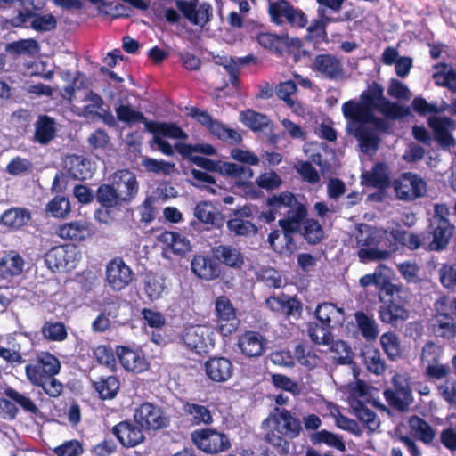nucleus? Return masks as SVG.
<instances>
[{
    "instance_id": "nucleus-1",
    "label": "nucleus",
    "mask_w": 456,
    "mask_h": 456,
    "mask_svg": "<svg viewBox=\"0 0 456 456\" xmlns=\"http://www.w3.org/2000/svg\"><path fill=\"white\" fill-rule=\"evenodd\" d=\"M342 113L349 125L370 124L381 133H387L390 129L387 119L396 120L412 115L411 107L386 98L383 86L376 81L361 93L359 101L344 102Z\"/></svg>"
},
{
    "instance_id": "nucleus-2",
    "label": "nucleus",
    "mask_w": 456,
    "mask_h": 456,
    "mask_svg": "<svg viewBox=\"0 0 456 456\" xmlns=\"http://www.w3.org/2000/svg\"><path fill=\"white\" fill-rule=\"evenodd\" d=\"M61 370L60 360L49 352H41L25 366L28 380L35 387H41L50 397H58L63 391V385L55 375Z\"/></svg>"
},
{
    "instance_id": "nucleus-3",
    "label": "nucleus",
    "mask_w": 456,
    "mask_h": 456,
    "mask_svg": "<svg viewBox=\"0 0 456 456\" xmlns=\"http://www.w3.org/2000/svg\"><path fill=\"white\" fill-rule=\"evenodd\" d=\"M390 235V230L369 228L365 232L361 231L357 235V245L364 248L357 252L360 260L365 263L388 258L391 252L396 250Z\"/></svg>"
},
{
    "instance_id": "nucleus-4",
    "label": "nucleus",
    "mask_w": 456,
    "mask_h": 456,
    "mask_svg": "<svg viewBox=\"0 0 456 456\" xmlns=\"http://www.w3.org/2000/svg\"><path fill=\"white\" fill-rule=\"evenodd\" d=\"M448 215L449 209L444 204L435 205L434 216L428 229L425 230L426 234L429 235V251L439 252L447 248L454 232V226L447 218Z\"/></svg>"
},
{
    "instance_id": "nucleus-5",
    "label": "nucleus",
    "mask_w": 456,
    "mask_h": 456,
    "mask_svg": "<svg viewBox=\"0 0 456 456\" xmlns=\"http://www.w3.org/2000/svg\"><path fill=\"white\" fill-rule=\"evenodd\" d=\"M191 439L200 451L207 454H218L228 451L232 446L228 435L212 428L193 430Z\"/></svg>"
},
{
    "instance_id": "nucleus-6",
    "label": "nucleus",
    "mask_w": 456,
    "mask_h": 456,
    "mask_svg": "<svg viewBox=\"0 0 456 456\" xmlns=\"http://www.w3.org/2000/svg\"><path fill=\"white\" fill-rule=\"evenodd\" d=\"M379 297L383 305L379 309V317L383 322L395 324L405 320L408 312L402 305L399 293L402 287H379Z\"/></svg>"
},
{
    "instance_id": "nucleus-7",
    "label": "nucleus",
    "mask_w": 456,
    "mask_h": 456,
    "mask_svg": "<svg viewBox=\"0 0 456 456\" xmlns=\"http://www.w3.org/2000/svg\"><path fill=\"white\" fill-rule=\"evenodd\" d=\"M393 188L399 200L411 201L422 198L427 193V183L418 174L402 173L393 181Z\"/></svg>"
},
{
    "instance_id": "nucleus-8",
    "label": "nucleus",
    "mask_w": 456,
    "mask_h": 456,
    "mask_svg": "<svg viewBox=\"0 0 456 456\" xmlns=\"http://www.w3.org/2000/svg\"><path fill=\"white\" fill-rule=\"evenodd\" d=\"M78 260L77 248L70 244L53 247L45 255V263L53 273L74 269Z\"/></svg>"
},
{
    "instance_id": "nucleus-9",
    "label": "nucleus",
    "mask_w": 456,
    "mask_h": 456,
    "mask_svg": "<svg viewBox=\"0 0 456 456\" xmlns=\"http://www.w3.org/2000/svg\"><path fill=\"white\" fill-rule=\"evenodd\" d=\"M275 426L289 439L299 436L302 431L301 420L290 411L285 408L275 407L269 416L263 420L262 428L270 424Z\"/></svg>"
},
{
    "instance_id": "nucleus-10",
    "label": "nucleus",
    "mask_w": 456,
    "mask_h": 456,
    "mask_svg": "<svg viewBox=\"0 0 456 456\" xmlns=\"http://www.w3.org/2000/svg\"><path fill=\"white\" fill-rule=\"evenodd\" d=\"M307 216V208L304 204H297L295 208L287 210L285 216L279 220L278 224L281 228L285 245L288 249L295 247L294 234L300 232L303 221Z\"/></svg>"
},
{
    "instance_id": "nucleus-11",
    "label": "nucleus",
    "mask_w": 456,
    "mask_h": 456,
    "mask_svg": "<svg viewBox=\"0 0 456 456\" xmlns=\"http://www.w3.org/2000/svg\"><path fill=\"white\" fill-rule=\"evenodd\" d=\"M134 421L143 429L159 430L166 428L169 420L162 410L151 403H142L135 410Z\"/></svg>"
},
{
    "instance_id": "nucleus-12",
    "label": "nucleus",
    "mask_w": 456,
    "mask_h": 456,
    "mask_svg": "<svg viewBox=\"0 0 456 456\" xmlns=\"http://www.w3.org/2000/svg\"><path fill=\"white\" fill-rule=\"evenodd\" d=\"M111 184L125 206L129 205L139 191L136 175L128 169L116 171L111 176Z\"/></svg>"
},
{
    "instance_id": "nucleus-13",
    "label": "nucleus",
    "mask_w": 456,
    "mask_h": 456,
    "mask_svg": "<svg viewBox=\"0 0 456 456\" xmlns=\"http://www.w3.org/2000/svg\"><path fill=\"white\" fill-rule=\"evenodd\" d=\"M400 379L401 377L395 376L392 380L394 388L385 389L383 395L390 407L399 412H404L409 409L413 397L409 384L407 382L403 384Z\"/></svg>"
},
{
    "instance_id": "nucleus-14",
    "label": "nucleus",
    "mask_w": 456,
    "mask_h": 456,
    "mask_svg": "<svg viewBox=\"0 0 456 456\" xmlns=\"http://www.w3.org/2000/svg\"><path fill=\"white\" fill-rule=\"evenodd\" d=\"M115 353L121 366L127 371L142 373L149 369L150 364L141 348L117 346Z\"/></svg>"
},
{
    "instance_id": "nucleus-15",
    "label": "nucleus",
    "mask_w": 456,
    "mask_h": 456,
    "mask_svg": "<svg viewBox=\"0 0 456 456\" xmlns=\"http://www.w3.org/2000/svg\"><path fill=\"white\" fill-rule=\"evenodd\" d=\"M143 428L135 421L126 419L118 422L111 428V433L125 448H134L145 440Z\"/></svg>"
},
{
    "instance_id": "nucleus-16",
    "label": "nucleus",
    "mask_w": 456,
    "mask_h": 456,
    "mask_svg": "<svg viewBox=\"0 0 456 456\" xmlns=\"http://www.w3.org/2000/svg\"><path fill=\"white\" fill-rule=\"evenodd\" d=\"M314 69L329 80H338L344 77V68L341 60L331 53H320L314 57Z\"/></svg>"
},
{
    "instance_id": "nucleus-17",
    "label": "nucleus",
    "mask_w": 456,
    "mask_h": 456,
    "mask_svg": "<svg viewBox=\"0 0 456 456\" xmlns=\"http://www.w3.org/2000/svg\"><path fill=\"white\" fill-rule=\"evenodd\" d=\"M58 134V124L54 118L46 114L38 115L34 123L31 141L41 146L49 145Z\"/></svg>"
},
{
    "instance_id": "nucleus-18",
    "label": "nucleus",
    "mask_w": 456,
    "mask_h": 456,
    "mask_svg": "<svg viewBox=\"0 0 456 456\" xmlns=\"http://www.w3.org/2000/svg\"><path fill=\"white\" fill-rule=\"evenodd\" d=\"M158 240L162 244L163 255L166 256L169 254L183 256L191 249L190 240L176 232L164 231L158 236Z\"/></svg>"
},
{
    "instance_id": "nucleus-19",
    "label": "nucleus",
    "mask_w": 456,
    "mask_h": 456,
    "mask_svg": "<svg viewBox=\"0 0 456 456\" xmlns=\"http://www.w3.org/2000/svg\"><path fill=\"white\" fill-rule=\"evenodd\" d=\"M390 240L395 244L396 248L399 244L410 250L423 248L426 251H429V235L426 234L425 231L420 233H414L405 230L393 228L390 230Z\"/></svg>"
},
{
    "instance_id": "nucleus-20",
    "label": "nucleus",
    "mask_w": 456,
    "mask_h": 456,
    "mask_svg": "<svg viewBox=\"0 0 456 456\" xmlns=\"http://www.w3.org/2000/svg\"><path fill=\"white\" fill-rule=\"evenodd\" d=\"M204 367L207 377L216 383L227 381L234 371L232 361L224 356L210 357Z\"/></svg>"
},
{
    "instance_id": "nucleus-21",
    "label": "nucleus",
    "mask_w": 456,
    "mask_h": 456,
    "mask_svg": "<svg viewBox=\"0 0 456 456\" xmlns=\"http://www.w3.org/2000/svg\"><path fill=\"white\" fill-rule=\"evenodd\" d=\"M106 281L109 285H129L134 273L121 257L111 259L106 265Z\"/></svg>"
},
{
    "instance_id": "nucleus-22",
    "label": "nucleus",
    "mask_w": 456,
    "mask_h": 456,
    "mask_svg": "<svg viewBox=\"0 0 456 456\" xmlns=\"http://www.w3.org/2000/svg\"><path fill=\"white\" fill-rule=\"evenodd\" d=\"M55 234L62 240L79 243L89 238L93 232L86 221L75 220L59 225Z\"/></svg>"
},
{
    "instance_id": "nucleus-23",
    "label": "nucleus",
    "mask_w": 456,
    "mask_h": 456,
    "mask_svg": "<svg viewBox=\"0 0 456 456\" xmlns=\"http://www.w3.org/2000/svg\"><path fill=\"white\" fill-rule=\"evenodd\" d=\"M238 346L247 357H258L265 352L266 339L258 331L247 330L239 337Z\"/></svg>"
},
{
    "instance_id": "nucleus-24",
    "label": "nucleus",
    "mask_w": 456,
    "mask_h": 456,
    "mask_svg": "<svg viewBox=\"0 0 456 456\" xmlns=\"http://www.w3.org/2000/svg\"><path fill=\"white\" fill-rule=\"evenodd\" d=\"M185 345L198 354L206 353L213 346L207 327L195 325L186 328L183 337Z\"/></svg>"
},
{
    "instance_id": "nucleus-25",
    "label": "nucleus",
    "mask_w": 456,
    "mask_h": 456,
    "mask_svg": "<svg viewBox=\"0 0 456 456\" xmlns=\"http://www.w3.org/2000/svg\"><path fill=\"white\" fill-rule=\"evenodd\" d=\"M191 270L200 279L211 281L218 278L222 273L220 264L214 256L197 255L191 260Z\"/></svg>"
},
{
    "instance_id": "nucleus-26",
    "label": "nucleus",
    "mask_w": 456,
    "mask_h": 456,
    "mask_svg": "<svg viewBox=\"0 0 456 456\" xmlns=\"http://www.w3.org/2000/svg\"><path fill=\"white\" fill-rule=\"evenodd\" d=\"M314 314L320 323L333 329L342 327L346 321L344 309L330 302L319 304Z\"/></svg>"
},
{
    "instance_id": "nucleus-27",
    "label": "nucleus",
    "mask_w": 456,
    "mask_h": 456,
    "mask_svg": "<svg viewBox=\"0 0 456 456\" xmlns=\"http://www.w3.org/2000/svg\"><path fill=\"white\" fill-rule=\"evenodd\" d=\"M212 255L219 264L235 270H240L244 265V256L240 248L232 245L221 244L211 248Z\"/></svg>"
},
{
    "instance_id": "nucleus-28",
    "label": "nucleus",
    "mask_w": 456,
    "mask_h": 456,
    "mask_svg": "<svg viewBox=\"0 0 456 456\" xmlns=\"http://www.w3.org/2000/svg\"><path fill=\"white\" fill-rule=\"evenodd\" d=\"M193 215L199 223L208 225V229L219 228L224 221L223 215L210 201L202 200L198 202L194 208Z\"/></svg>"
},
{
    "instance_id": "nucleus-29",
    "label": "nucleus",
    "mask_w": 456,
    "mask_h": 456,
    "mask_svg": "<svg viewBox=\"0 0 456 456\" xmlns=\"http://www.w3.org/2000/svg\"><path fill=\"white\" fill-rule=\"evenodd\" d=\"M25 261L15 250L6 252L0 258V279L10 281L23 273Z\"/></svg>"
},
{
    "instance_id": "nucleus-30",
    "label": "nucleus",
    "mask_w": 456,
    "mask_h": 456,
    "mask_svg": "<svg viewBox=\"0 0 456 456\" xmlns=\"http://www.w3.org/2000/svg\"><path fill=\"white\" fill-rule=\"evenodd\" d=\"M428 124L433 130L435 139L442 147L448 148L454 144V139L449 132V128L453 125L451 118L432 116L428 118Z\"/></svg>"
},
{
    "instance_id": "nucleus-31",
    "label": "nucleus",
    "mask_w": 456,
    "mask_h": 456,
    "mask_svg": "<svg viewBox=\"0 0 456 456\" xmlns=\"http://www.w3.org/2000/svg\"><path fill=\"white\" fill-rule=\"evenodd\" d=\"M411 436L425 444H430L436 437L435 428L424 419L412 415L408 419Z\"/></svg>"
},
{
    "instance_id": "nucleus-32",
    "label": "nucleus",
    "mask_w": 456,
    "mask_h": 456,
    "mask_svg": "<svg viewBox=\"0 0 456 456\" xmlns=\"http://www.w3.org/2000/svg\"><path fill=\"white\" fill-rule=\"evenodd\" d=\"M31 220V212L25 208L12 207L0 216V224L9 230L17 231Z\"/></svg>"
},
{
    "instance_id": "nucleus-33",
    "label": "nucleus",
    "mask_w": 456,
    "mask_h": 456,
    "mask_svg": "<svg viewBox=\"0 0 456 456\" xmlns=\"http://www.w3.org/2000/svg\"><path fill=\"white\" fill-rule=\"evenodd\" d=\"M66 167L69 175L76 180H86L94 174L91 161L84 156L76 154L68 156Z\"/></svg>"
},
{
    "instance_id": "nucleus-34",
    "label": "nucleus",
    "mask_w": 456,
    "mask_h": 456,
    "mask_svg": "<svg viewBox=\"0 0 456 456\" xmlns=\"http://www.w3.org/2000/svg\"><path fill=\"white\" fill-rule=\"evenodd\" d=\"M182 410L184 415L190 417L191 422L195 426H208L214 421L212 412L208 406L185 401Z\"/></svg>"
},
{
    "instance_id": "nucleus-35",
    "label": "nucleus",
    "mask_w": 456,
    "mask_h": 456,
    "mask_svg": "<svg viewBox=\"0 0 456 456\" xmlns=\"http://www.w3.org/2000/svg\"><path fill=\"white\" fill-rule=\"evenodd\" d=\"M263 440L268 444L274 452L280 456H287L289 453L290 444L288 436H284L275 426H266Z\"/></svg>"
},
{
    "instance_id": "nucleus-36",
    "label": "nucleus",
    "mask_w": 456,
    "mask_h": 456,
    "mask_svg": "<svg viewBox=\"0 0 456 456\" xmlns=\"http://www.w3.org/2000/svg\"><path fill=\"white\" fill-rule=\"evenodd\" d=\"M351 407L354 411L355 417L363 424V426L370 431L374 432L379 429L380 420L377 413L359 399H355L351 403Z\"/></svg>"
},
{
    "instance_id": "nucleus-37",
    "label": "nucleus",
    "mask_w": 456,
    "mask_h": 456,
    "mask_svg": "<svg viewBox=\"0 0 456 456\" xmlns=\"http://www.w3.org/2000/svg\"><path fill=\"white\" fill-rule=\"evenodd\" d=\"M146 130L153 134L172 139L186 140L188 134L175 123L151 120L146 124Z\"/></svg>"
},
{
    "instance_id": "nucleus-38",
    "label": "nucleus",
    "mask_w": 456,
    "mask_h": 456,
    "mask_svg": "<svg viewBox=\"0 0 456 456\" xmlns=\"http://www.w3.org/2000/svg\"><path fill=\"white\" fill-rule=\"evenodd\" d=\"M96 201L102 208L113 209L126 207L111 183H102L95 193Z\"/></svg>"
},
{
    "instance_id": "nucleus-39",
    "label": "nucleus",
    "mask_w": 456,
    "mask_h": 456,
    "mask_svg": "<svg viewBox=\"0 0 456 456\" xmlns=\"http://www.w3.org/2000/svg\"><path fill=\"white\" fill-rule=\"evenodd\" d=\"M439 69L433 74L435 84L445 87L452 93H456V70L447 63H438L434 66Z\"/></svg>"
},
{
    "instance_id": "nucleus-40",
    "label": "nucleus",
    "mask_w": 456,
    "mask_h": 456,
    "mask_svg": "<svg viewBox=\"0 0 456 456\" xmlns=\"http://www.w3.org/2000/svg\"><path fill=\"white\" fill-rule=\"evenodd\" d=\"M258 44L276 54L281 56L288 47V37H281L270 32H260L256 36Z\"/></svg>"
},
{
    "instance_id": "nucleus-41",
    "label": "nucleus",
    "mask_w": 456,
    "mask_h": 456,
    "mask_svg": "<svg viewBox=\"0 0 456 456\" xmlns=\"http://www.w3.org/2000/svg\"><path fill=\"white\" fill-rule=\"evenodd\" d=\"M354 319L361 335L366 341L373 342L378 338L379 329L372 316L363 311H357L354 314Z\"/></svg>"
},
{
    "instance_id": "nucleus-42",
    "label": "nucleus",
    "mask_w": 456,
    "mask_h": 456,
    "mask_svg": "<svg viewBox=\"0 0 456 456\" xmlns=\"http://www.w3.org/2000/svg\"><path fill=\"white\" fill-rule=\"evenodd\" d=\"M223 172L224 177L233 179L235 183L240 187L247 185L248 181L254 175V172L251 167L233 162H227L224 167Z\"/></svg>"
},
{
    "instance_id": "nucleus-43",
    "label": "nucleus",
    "mask_w": 456,
    "mask_h": 456,
    "mask_svg": "<svg viewBox=\"0 0 456 456\" xmlns=\"http://www.w3.org/2000/svg\"><path fill=\"white\" fill-rule=\"evenodd\" d=\"M119 379L114 375L101 377L94 382V387L102 400L113 399L119 390Z\"/></svg>"
},
{
    "instance_id": "nucleus-44",
    "label": "nucleus",
    "mask_w": 456,
    "mask_h": 456,
    "mask_svg": "<svg viewBox=\"0 0 456 456\" xmlns=\"http://www.w3.org/2000/svg\"><path fill=\"white\" fill-rule=\"evenodd\" d=\"M354 136L359 141L360 146L364 151H372L376 152L380 142L379 136L366 125H356Z\"/></svg>"
},
{
    "instance_id": "nucleus-45",
    "label": "nucleus",
    "mask_w": 456,
    "mask_h": 456,
    "mask_svg": "<svg viewBox=\"0 0 456 456\" xmlns=\"http://www.w3.org/2000/svg\"><path fill=\"white\" fill-rule=\"evenodd\" d=\"M393 274L391 268L384 265H379L374 273L366 274L360 279V285H393L391 281Z\"/></svg>"
},
{
    "instance_id": "nucleus-46",
    "label": "nucleus",
    "mask_w": 456,
    "mask_h": 456,
    "mask_svg": "<svg viewBox=\"0 0 456 456\" xmlns=\"http://www.w3.org/2000/svg\"><path fill=\"white\" fill-rule=\"evenodd\" d=\"M208 131L220 141L234 145L242 141L241 135L236 130L227 127L221 121L215 119Z\"/></svg>"
},
{
    "instance_id": "nucleus-47",
    "label": "nucleus",
    "mask_w": 456,
    "mask_h": 456,
    "mask_svg": "<svg viewBox=\"0 0 456 456\" xmlns=\"http://www.w3.org/2000/svg\"><path fill=\"white\" fill-rule=\"evenodd\" d=\"M310 441L314 445L324 444L330 447L336 448L340 452L346 451V444L342 436L334 434L326 429L312 433L310 435Z\"/></svg>"
},
{
    "instance_id": "nucleus-48",
    "label": "nucleus",
    "mask_w": 456,
    "mask_h": 456,
    "mask_svg": "<svg viewBox=\"0 0 456 456\" xmlns=\"http://www.w3.org/2000/svg\"><path fill=\"white\" fill-rule=\"evenodd\" d=\"M40 50L38 42L34 38L20 39L8 43L5 51L12 55L34 56Z\"/></svg>"
},
{
    "instance_id": "nucleus-49",
    "label": "nucleus",
    "mask_w": 456,
    "mask_h": 456,
    "mask_svg": "<svg viewBox=\"0 0 456 456\" xmlns=\"http://www.w3.org/2000/svg\"><path fill=\"white\" fill-rule=\"evenodd\" d=\"M240 121L252 131H262L271 123L267 115L248 109L240 113Z\"/></svg>"
},
{
    "instance_id": "nucleus-50",
    "label": "nucleus",
    "mask_w": 456,
    "mask_h": 456,
    "mask_svg": "<svg viewBox=\"0 0 456 456\" xmlns=\"http://www.w3.org/2000/svg\"><path fill=\"white\" fill-rule=\"evenodd\" d=\"M294 354L297 362L309 370L317 367L321 362L314 348L305 343H299L296 346Z\"/></svg>"
},
{
    "instance_id": "nucleus-51",
    "label": "nucleus",
    "mask_w": 456,
    "mask_h": 456,
    "mask_svg": "<svg viewBox=\"0 0 456 456\" xmlns=\"http://www.w3.org/2000/svg\"><path fill=\"white\" fill-rule=\"evenodd\" d=\"M331 327H327L323 323L310 322L308 324V336L311 340L317 345L328 346L333 340Z\"/></svg>"
},
{
    "instance_id": "nucleus-52",
    "label": "nucleus",
    "mask_w": 456,
    "mask_h": 456,
    "mask_svg": "<svg viewBox=\"0 0 456 456\" xmlns=\"http://www.w3.org/2000/svg\"><path fill=\"white\" fill-rule=\"evenodd\" d=\"M362 179L368 186L379 189L386 188L390 183L389 176L381 163L376 164L370 172L364 173Z\"/></svg>"
},
{
    "instance_id": "nucleus-53",
    "label": "nucleus",
    "mask_w": 456,
    "mask_h": 456,
    "mask_svg": "<svg viewBox=\"0 0 456 456\" xmlns=\"http://www.w3.org/2000/svg\"><path fill=\"white\" fill-rule=\"evenodd\" d=\"M41 334L52 342H62L68 338L67 328L61 322H45L41 328Z\"/></svg>"
},
{
    "instance_id": "nucleus-54",
    "label": "nucleus",
    "mask_w": 456,
    "mask_h": 456,
    "mask_svg": "<svg viewBox=\"0 0 456 456\" xmlns=\"http://www.w3.org/2000/svg\"><path fill=\"white\" fill-rule=\"evenodd\" d=\"M433 330L437 337L451 339L456 336V324L452 316L443 314L433 323Z\"/></svg>"
},
{
    "instance_id": "nucleus-55",
    "label": "nucleus",
    "mask_w": 456,
    "mask_h": 456,
    "mask_svg": "<svg viewBox=\"0 0 456 456\" xmlns=\"http://www.w3.org/2000/svg\"><path fill=\"white\" fill-rule=\"evenodd\" d=\"M380 344L387 356L395 361L401 357L402 348L398 336L393 331H387L381 335Z\"/></svg>"
},
{
    "instance_id": "nucleus-56",
    "label": "nucleus",
    "mask_w": 456,
    "mask_h": 456,
    "mask_svg": "<svg viewBox=\"0 0 456 456\" xmlns=\"http://www.w3.org/2000/svg\"><path fill=\"white\" fill-rule=\"evenodd\" d=\"M291 7L292 4L287 0L270 2L267 12L271 21L276 25H283Z\"/></svg>"
},
{
    "instance_id": "nucleus-57",
    "label": "nucleus",
    "mask_w": 456,
    "mask_h": 456,
    "mask_svg": "<svg viewBox=\"0 0 456 456\" xmlns=\"http://www.w3.org/2000/svg\"><path fill=\"white\" fill-rule=\"evenodd\" d=\"M303 236L311 245H316L324 237V231L321 224L314 218H306L303 221Z\"/></svg>"
},
{
    "instance_id": "nucleus-58",
    "label": "nucleus",
    "mask_w": 456,
    "mask_h": 456,
    "mask_svg": "<svg viewBox=\"0 0 456 456\" xmlns=\"http://www.w3.org/2000/svg\"><path fill=\"white\" fill-rule=\"evenodd\" d=\"M116 115L117 119L118 121L126 123V124H135L142 123L146 127V124L151 120H148L142 112L135 110L132 108L131 105H124L121 104L116 108Z\"/></svg>"
},
{
    "instance_id": "nucleus-59",
    "label": "nucleus",
    "mask_w": 456,
    "mask_h": 456,
    "mask_svg": "<svg viewBox=\"0 0 456 456\" xmlns=\"http://www.w3.org/2000/svg\"><path fill=\"white\" fill-rule=\"evenodd\" d=\"M227 228L236 236H254L258 232V229L255 224L242 218H230L227 221Z\"/></svg>"
},
{
    "instance_id": "nucleus-60",
    "label": "nucleus",
    "mask_w": 456,
    "mask_h": 456,
    "mask_svg": "<svg viewBox=\"0 0 456 456\" xmlns=\"http://www.w3.org/2000/svg\"><path fill=\"white\" fill-rule=\"evenodd\" d=\"M4 395L16 403H18L24 411L37 416L39 413V409L36 403L28 396L20 394L12 387H7L4 390Z\"/></svg>"
},
{
    "instance_id": "nucleus-61",
    "label": "nucleus",
    "mask_w": 456,
    "mask_h": 456,
    "mask_svg": "<svg viewBox=\"0 0 456 456\" xmlns=\"http://www.w3.org/2000/svg\"><path fill=\"white\" fill-rule=\"evenodd\" d=\"M174 3L183 16L193 25H199V12H197L198 0H168Z\"/></svg>"
},
{
    "instance_id": "nucleus-62",
    "label": "nucleus",
    "mask_w": 456,
    "mask_h": 456,
    "mask_svg": "<svg viewBox=\"0 0 456 456\" xmlns=\"http://www.w3.org/2000/svg\"><path fill=\"white\" fill-rule=\"evenodd\" d=\"M5 170L13 176L27 175L32 172L33 164L28 159L16 156L10 160Z\"/></svg>"
},
{
    "instance_id": "nucleus-63",
    "label": "nucleus",
    "mask_w": 456,
    "mask_h": 456,
    "mask_svg": "<svg viewBox=\"0 0 456 456\" xmlns=\"http://www.w3.org/2000/svg\"><path fill=\"white\" fill-rule=\"evenodd\" d=\"M46 211L53 217L64 218L70 212V203L64 196H55L46 205Z\"/></svg>"
},
{
    "instance_id": "nucleus-64",
    "label": "nucleus",
    "mask_w": 456,
    "mask_h": 456,
    "mask_svg": "<svg viewBox=\"0 0 456 456\" xmlns=\"http://www.w3.org/2000/svg\"><path fill=\"white\" fill-rule=\"evenodd\" d=\"M53 452L57 456H81L84 453V447L81 442L72 439L56 446Z\"/></svg>"
}]
</instances>
